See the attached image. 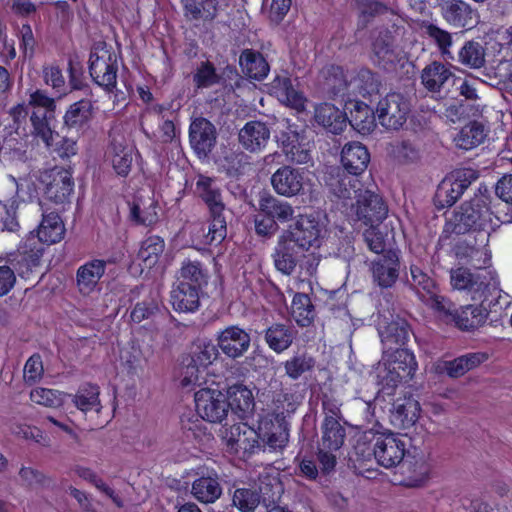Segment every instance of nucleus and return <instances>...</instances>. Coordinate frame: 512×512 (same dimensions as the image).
<instances>
[{"instance_id": "1", "label": "nucleus", "mask_w": 512, "mask_h": 512, "mask_svg": "<svg viewBox=\"0 0 512 512\" xmlns=\"http://www.w3.org/2000/svg\"><path fill=\"white\" fill-rule=\"evenodd\" d=\"M417 368L415 356L408 349L383 351L382 359L376 367L379 390L374 398L375 404H382L385 396H392L400 384L410 381Z\"/></svg>"}, {"instance_id": "2", "label": "nucleus", "mask_w": 512, "mask_h": 512, "mask_svg": "<svg viewBox=\"0 0 512 512\" xmlns=\"http://www.w3.org/2000/svg\"><path fill=\"white\" fill-rule=\"evenodd\" d=\"M490 195L485 190L463 202L447 219L444 231L462 235L470 231H484L491 226Z\"/></svg>"}, {"instance_id": "3", "label": "nucleus", "mask_w": 512, "mask_h": 512, "mask_svg": "<svg viewBox=\"0 0 512 512\" xmlns=\"http://www.w3.org/2000/svg\"><path fill=\"white\" fill-rule=\"evenodd\" d=\"M196 190L209 211L208 237L210 236V241L220 242L227 234L226 209L221 189L214 178L200 175L196 182Z\"/></svg>"}, {"instance_id": "4", "label": "nucleus", "mask_w": 512, "mask_h": 512, "mask_svg": "<svg viewBox=\"0 0 512 512\" xmlns=\"http://www.w3.org/2000/svg\"><path fill=\"white\" fill-rule=\"evenodd\" d=\"M282 485L279 481L261 485L259 490L252 487H238L233 485L230 490L232 506L240 512H254L261 502L269 508L276 504L282 494Z\"/></svg>"}, {"instance_id": "5", "label": "nucleus", "mask_w": 512, "mask_h": 512, "mask_svg": "<svg viewBox=\"0 0 512 512\" xmlns=\"http://www.w3.org/2000/svg\"><path fill=\"white\" fill-rule=\"evenodd\" d=\"M479 174L472 168L453 171L438 185L433 201L438 210L451 207L478 178Z\"/></svg>"}, {"instance_id": "6", "label": "nucleus", "mask_w": 512, "mask_h": 512, "mask_svg": "<svg viewBox=\"0 0 512 512\" xmlns=\"http://www.w3.org/2000/svg\"><path fill=\"white\" fill-rule=\"evenodd\" d=\"M364 438L369 441L375 460L384 468L396 467L404 460L406 445L394 433H373L370 431L365 434Z\"/></svg>"}, {"instance_id": "7", "label": "nucleus", "mask_w": 512, "mask_h": 512, "mask_svg": "<svg viewBox=\"0 0 512 512\" xmlns=\"http://www.w3.org/2000/svg\"><path fill=\"white\" fill-rule=\"evenodd\" d=\"M377 405L388 413L389 421L396 429L411 428L420 415V404L412 395L385 396L383 403Z\"/></svg>"}, {"instance_id": "8", "label": "nucleus", "mask_w": 512, "mask_h": 512, "mask_svg": "<svg viewBox=\"0 0 512 512\" xmlns=\"http://www.w3.org/2000/svg\"><path fill=\"white\" fill-rule=\"evenodd\" d=\"M410 110V102L402 93L390 92L378 101L376 115L383 127L398 130L406 123Z\"/></svg>"}, {"instance_id": "9", "label": "nucleus", "mask_w": 512, "mask_h": 512, "mask_svg": "<svg viewBox=\"0 0 512 512\" xmlns=\"http://www.w3.org/2000/svg\"><path fill=\"white\" fill-rule=\"evenodd\" d=\"M116 55L105 48L92 51L89 57V73L96 84L112 92L117 83Z\"/></svg>"}, {"instance_id": "10", "label": "nucleus", "mask_w": 512, "mask_h": 512, "mask_svg": "<svg viewBox=\"0 0 512 512\" xmlns=\"http://www.w3.org/2000/svg\"><path fill=\"white\" fill-rule=\"evenodd\" d=\"M198 415L211 423H222L229 413L227 395L215 389H200L195 393Z\"/></svg>"}, {"instance_id": "11", "label": "nucleus", "mask_w": 512, "mask_h": 512, "mask_svg": "<svg viewBox=\"0 0 512 512\" xmlns=\"http://www.w3.org/2000/svg\"><path fill=\"white\" fill-rule=\"evenodd\" d=\"M40 181L45 186L46 197L55 203H64L73 192L72 175L62 167L55 166L43 171Z\"/></svg>"}, {"instance_id": "12", "label": "nucleus", "mask_w": 512, "mask_h": 512, "mask_svg": "<svg viewBox=\"0 0 512 512\" xmlns=\"http://www.w3.org/2000/svg\"><path fill=\"white\" fill-rule=\"evenodd\" d=\"M218 133L215 125L204 117L192 119L189 126V143L199 159H205L216 146Z\"/></svg>"}, {"instance_id": "13", "label": "nucleus", "mask_w": 512, "mask_h": 512, "mask_svg": "<svg viewBox=\"0 0 512 512\" xmlns=\"http://www.w3.org/2000/svg\"><path fill=\"white\" fill-rule=\"evenodd\" d=\"M215 340L221 352L232 360L243 357L251 346L250 333L238 325L218 331Z\"/></svg>"}, {"instance_id": "14", "label": "nucleus", "mask_w": 512, "mask_h": 512, "mask_svg": "<svg viewBox=\"0 0 512 512\" xmlns=\"http://www.w3.org/2000/svg\"><path fill=\"white\" fill-rule=\"evenodd\" d=\"M357 220L365 225L378 226L387 216L388 208L383 199L373 191L363 190L351 205Z\"/></svg>"}, {"instance_id": "15", "label": "nucleus", "mask_w": 512, "mask_h": 512, "mask_svg": "<svg viewBox=\"0 0 512 512\" xmlns=\"http://www.w3.org/2000/svg\"><path fill=\"white\" fill-rule=\"evenodd\" d=\"M494 274L485 269L471 272L468 268L459 267L451 269L450 283L454 289L466 290L476 294H483L492 285Z\"/></svg>"}, {"instance_id": "16", "label": "nucleus", "mask_w": 512, "mask_h": 512, "mask_svg": "<svg viewBox=\"0 0 512 512\" xmlns=\"http://www.w3.org/2000/svg\"><path fill=\"white\" fill-rule=\"evenodd\" d=\"M196 475L198 477L192 482L191 495L200 503H215L223 492L220 475L206 467H199Z\"/></svg>"}, {"instance_id": "17", "label": "nucleus", "mask_w": 512, "mask_h": 512, "mask_svg": "<svg viewBox=\"0 0 512 512\" xmlns=\"http://www.w3.org/2000/svg\"><path fill=\"white\" fill-rule=\"evenodd\" d=\"M354 176L348 175L340 167H330L324 175L325 187L330 194L343 201L351 200L353 197L357 198V195L363 190L360 188V181Z\"/></svg>"}, {"instance_id": "18", "label": "nucleus", "mask_w": 512, "mask_h": 512, "mask_svg": "<svg viewBox=\"0 0 512 512\" xmlns=\"http://www.w3.org/2000/svg\"><path fill=\"white\" fill-rule=\"evenodd\" d=\"M271 185L278 195L288 198L301 195L304 192L305 173L301 169L284 165L272 174Z\"/></svg>"}, {"instance_id": "19", "label": "nucleus", "mask_w": 512, "mask_h": 512, "mask_svg": "<svg viewBox=\"0 0 512 512\" xmlns=\"http://www.w3.org/2000/svg\"><path fill=\"white\" fill-rule=\"evenodd\" d=\"M440 9L443 19L454 28L471 29L478 23V11L464 0H446Z\"/></svg>"}, {"instance_id": "20", "label": "nucleus", "mask_w": 512, "mask_h": 512, "mask_svg": "<svg viewBox=\"0 0 512 512\" xmlns=\"http://www.w3.org/2000/svg\"><path fill=\"white\" fill-rule=\"evenodd\" d=\"M222 438L229 449L235 453H253L255 449L260 448L258 431L246 423H238L225 428L222 431Z\"/></svg>"}, {"instance_id": "21", "label": "nucleus", "mask_w": 512, "mask_h": 512, "mask_svg": "<svg viewBox=\"0 0 512 512\" xmlns=\"http://www.w3.org/2000/svg\"><path fill=\"white\" fill-rule=\"evenodd\" d=\"M305 250L290 238L289 234L284 232L278 237L277 244L273 253L274 265L276 269L285 275H291L297 264L302 258V252Z\"/></svg>"}, {"instance_id": "22", "label": "nucleus", "mask_w": 512, "mask_h": 512, "mask_svg": "<svg viewBox=\"0 0 512 512\" xmlns=\"http://www.w3.org/2000/svg\"><path fill=\"white\" fill-rule=\"evenodd\" d=\"M400 271V259L397 251L388 250L372 262L373 281L381 288H391L397 281Z\"/></svg>"}, {"instance_id": "23", "label": "nucleus", "mask_w": 512, "mask_h": 512, "mask_svg": "<svg viewBox=\"0 0 512 512\" xmlns=\"http://www.w3.org/2000/svg\"><path fill=\"white\" fill-rule=\"evenodd\" d=\"M270 129L265 122L251 120L238 132V142L250 153L261 152L270 140Z\"/></svg>"}, {"instance_id": "24", "label": "nucleus", "mask_w": 512, "mask_h": 512, "mask_svg": "<svg viewBox=\"0 0 512 512\" xmlns=\"http://www.w3.org/2000/svg\"><path fill=\"white\" fill-rule=\"evenodd\" d=\"M44 248L36 237L28 238L18 249L17 254L10 260L14 272L20 277H26L34 267L40 264Z\"/></svg>"}, {"instance_id": "25", "label": "nucleus", "mask_w": 512, "mask_h": 512, "mask_svg": "<svg viewBox=\"0 0 512 512\" xmlns=\"http://www.w3.org/2000/svg\"><path fill=\"white\" fill-rule=\"evenodd\" d=\"M299 247L307 251L312 246H319L321 227L319 222L308 215H300L295 225L284 231Z\"/></svg>"}, {"instance_id": "26", "label": "nucleus", "mask_w": 512, "mask_h": 512, "mask_svg": "<svg viewBox=\"0 0 512 512\" xmlns=\"http://www.w3.org/2000/svg\"><path fill=\"white\" fill-rule=\"evenodd\" d=\"M258 211L261 216L275 220L277 225L291 221L295 212L290 203L265 191L259 195Z\"/></svg>"}, {"instance_id": "27", "label": "nucleus", "mask_w": 512, "mask_h": 512, "mask_svg": "<svg viewBox=\"0 0 512 512\" xmlns=\"http://www.w3.org/2000/svg\"><path fill=\"white\" fill-rule=\"evenodd\" d=\"M379 335L383 344V351H394L403 348L409 341L412 331L405 319L397 317L385 326H380Z\"/></svg>"}, {"instance_id": "28", "label": "nucleus", "mask_w": 512, "mask_h": 512, "mask_svg": "<svg viewBox=\"0 0 512 512\" xmlns=\"http://www.w3.org/2000/svg\"><path fill=\"white\" fill-rule=\"evenodd\" d=\"M370 162L368 149L360 142H350L344 145L341 152L343 170L351 175L362 174Z\"/></svg>"}, {"instance_id": "29", "label": "nucleus", "mask_w": 512, "mask_h": 512, "mask_svg": "<svg viewBox=\"0 0 512 512\" xmlns=\"http://www.w3.org/2000/svg\"><path fill=\"white\" fill-rule=\"evenodd\" d=\"M174 283L203 290L208 283V273L200 261L185 259L176 273Z\"/></svg>"}, {"instance_id": "30", "label": "nucleus", "mask_w": 512, "mask_h": 512, "mask_svg": "<svg viewBox=\"0 0 512 512\" xmlns=\"http://www.w3.org/2000/svg\"><path fill=\"white\" fill-rule=\"evenodd\" d=\"M314 119L333 134L341 133L347 126L346 114L329 103H322L315 108Z\"/></svg>"}, {"instance_id": "31", "label": "nucleus", "mask_w": 512, "mask_h": 512, "mask_svg": "<svg viewBox=\"0 0 512 512\" xmlns=\"http://www.w3.org/2000/svg\"><path fill=\"white\" fill-rule=\"evenodd\" d=\"M202 290L174 283L170 292V302L175 311L195 312L200 307Z\"/></svg>"}, {"instance_id": "32", "label": "nucleus", "mask_w": 512, "mask_h": 512, "mask_svg": "<svg viewBox=\"0 0 512 512\" xmlns=\"http://www.w3.org/2000/svg\"><path fill=\"white\" fill-rule=\"evenodd\" d=\"M106 262L94 259L81 265L76 273V281L82 294H89L94 290L101 277L104 275Z\"/></svg>"}, {"instance_id": "33", "label": "nucleus", "mask_w": 512, "mask_h": 512, "mask_svg": "<svg viewBox=\"0 0 512 512\" xmlns=\"http://www.w3.org/2000/svg\"><path fill=\"white\" fill-rule=\"evenodd\" d=\"M487 359L483 353H468L450 361H443L437 365V371L446 373L451 378L463 376L466 372L476 368Z\"/></svg>"}, {"instance_id": "34", "label": "nucleus", "mask_w": 512, "mask_h": 512, "mask_svg": "<svg viewBox=\"0 0 512 512\" xmlns=\"http://www.w3.org/2000/svg\"><path fill=\"white\" fill-rule=\"evenodd\" d=\"M242 72L257 81L263 80L270 71V66L262 53L253 49H244L239 57Z\"/></svg>"}, {"instance_id": "35", "label": "nucleus", "mask_w": 512, "mask_h": 512, "mask_svg": "<svg viewBox=\"0 0 512 512\" xmlns=\"http://www.w3.org/2000/svg\"><path fill=\"white\" fill-rule=\"evenodd\" d=\"M229 411H235L242 419L252 414L255 401L252 391L242 384L231 386L227 392Z\"/></svg>"}, {"instance_id": "36", "label": "nucleus", "mask_w": 512, "mask_h": 512, "mask_svg": "<svg viewBox=\"0 0 512 512\" xmlns=\"http://www.w3.org/2000/svg\"><path fill=\"white\" fill-rule=\"evenodd\" d=\"M295 335L293 326L274 323L266 329L264 338L271 350L282 353L292 345Z\"/></svg>"}, {"instance_id": "37", "label": "nucleus", "mask_w": 512, "mask_h": 512, "mask_svg": "<svg viewBox=\"0 0 512 512\" xmlns=\"http://www.w3.org/2000/svg\"><path fill=\"white\" fill-rule=\"evenodd\" d=\"M158 205L153 197L137 196L130 207V218L137 224L151 226L158 222Z\"/></svg>"}, {"instance_id": "38", "label": "nucleus", "mask_w": 512, "mask_h": 512, "mask_svg": "<svg viewBox=\"0 0 512 512\" xmlns=\"http://www.w3.org/2000/svg\"><path fill=\"white\" fill-rule=\"evenodd\" d=\"M488 317L485 308L478 305H466L455 311L452 321L463 331H472L482 326Z\"/></svg>"}, {"instance_id": "39", "label": "nucleus", "mask_w": 512, "mask_h": 512, "mask_svg": "<svg viewBox=\"0 0 512 512\" xmlns=\"http://www.w3.org/2000/svg\"><path fill=\"white\" fill-rule=\"evenodd\" d=\"M488 136V129L484 124L471 121L463 126L454 137L456 147L464 150L473 149L481 145Z\"/></svg>"}, {"instance_id": "40", "label": "nucleus", "mask_w": 512, "mask_h": 512, "mask_svg": "<svg viewBox=\"0 0 512 512\" xmlns=\"http://www.w3.org/2000/svg\"><path fill=\"white\" fill-rule=\"evenodd\" d=\"M453 76L445 64L433 61L421 73V83L429 92H440L444 84Z\"/></svg>"}, {"instance_id": "41", "label": "nucleus", "mask_w": 512, "mask_h": 512, "mask_svg": "<svg viewBox=\"0 0 512 512\" xmlns=\"http://www.w3.org/2000/svg\"><path fill=\"white\" fill-rule=\"evenodd\" d=\"M273 87L276 89L279 99L287 106L298 112L305 110L307 99L293 86L290 78L277 76L273 81Z\"/></svg>"}, {"instance_id": "42", "label": "nucleus", "mask_w": 512, "mask_h": 512, "mask_svg": "<svg viewBox=\"0 0 512 512\" xmlns=\"http://www.w3.org/2000/svg\"><path fill=\"white\" fill-rule=\"evenodd\" d=\"M281 148L287 161L306 164L311 160L310 150L299 142V133L290 131L281 134Z\"/></svg>"}, {"instance_id": "43", "label": "nucleus", "mask_w": 512, "mask_h": 512, "mask_svg": "<svg viewBox=\"0 0 512 512\" xmlns=\"http://www.w3.org/2000/svg\"><path fill=\"white\" fill-rule=\"evenodd\" d=\"M64 234L65 227L60 216L55 212H51L43 215L36 239L40 244H54L61 241Z\"/></svg>"}, {"instance_id": "44", "label": "nucleus", "mask_w": 512, "mask_h": 512, "mask_svg": "<svg viewBox=\"0 0 512 512\" xmlns=\"http://www.w3.org/2000/svg\"><path fill=\"white\" fill-rule=\"evenodd\" d=\"M401 473L407 475L408 486L421 485L429 472V466L422 455L406 456L400 464Z\"/></svg>"}, {"instance_id": "45", "label": "nucleus", "mask_w": 512, "mask_h": 512, "mask_svg": "<svg viewBox=\"0 0 512 512\" xmlns=\"http://www.w3.org/2000/svg\"><path fill=\"white\" fill-rule=\"evenodd\" d=\"M394 37L388 29H381L372 41V52L379 65L386 68L387 64H392L395 59L393 49Z\"/></svg>"}, {"instance_id": "46", "label": "nucleus", "mask_w": 512, "mask_h": 512, "mask_svg": "<svg viewBox=\"0 0 512 512\" xmlns=\"http://www.w3.org/2000/svg\"><path fill=\"white\" fill-rule=\"evenodd\" d=\"M346 429L340 421H330L321 424V438L318 446L322 449L339 450L345 441Z\"/></svg>"}, {"instance_id": "47", "label": "nucleus", "mask_w": 512, "mask_h": 512, "mask_svg": "<svg viewBox=\"0 0 512 512\" xmlns=\"http://www.w3.org/2000/svg\"><path fill=\"white\" fill-rule=\"evenodd\" d=\"M316 365V360L305 351L296 352L284 363L285 374L291 380H298L307 373H311Z\"/></svg>"}, {"instance_id": "48", "label": "nucleus", "mask_w": 512, "mask_h": 512, "mask_svg": "<svg viewBox=\"0 0 512 512\" xmlns=\"http://www.w3.org/2000/svg\"><path fill=\"white\" fill-rule=\"evenodd\" d=\"M409 272L410 276H407L406 283L420 300L438 287L436 282L420 266L411 264Z\"/></svg>"}, {"instance_id": "49", "label": "nucleus", "mask_w": 512, "mask_h": 512, "mask_svg": "<svg viewBox=\"0 0 512 512\" xmlns=\"http://www.w3.org/2000/svg\"><path fill=\"white\" fill-rule=\"evenodd\" d=\"M299 405L300 401L294 393L281 391L274 395L268 416L280 421L287 420L295 413Z\"/></svg>"}, {"instance_id": "50", "label": "nucleus", "mask_w": 512, "mask_h": 512, "mask_svg": "<svg viewBox=\"0 0 512 512\" xmlns=\"http://www.w3.org/2000/svg\"><path fill=\"white\" fill-rule=\"evenodd\" d=\"M351 109V118L349 123L359 133L366 135L371 133L375 128V116L373 110L363 102H355Z\"/></svg>"}, {"instance_id": "51", "label": "nucleus", "mask_w": 512, "mask_h": 512, "mask_svg": "<svg viewBox=\"0 0 512 512\" xmlns=\"http://www.w3.org/2000/svg\"><path fill=\"white\" fill-rule=\"evenodd\" d=\"M291 315L301 327H308L316 316L315 307L305 293H296L291 304Z\"/></svg>"}, {"instance_id": "52", "label": "nucleus", "mask_w": 512, "mask_h": 512, "mask_svg": "<svg viewBox=\"0 0 512 512\" xmlns=\"http://www.w3.org/2000/svg\"><path fill=\"white\" fill-rule=\"evenodd\" d=\"M134 148L125 146L115 140L111 143L109 155L114 170L120 176H127L131 170L133 163Z\"/></svg>"}, {"instance_id": "53", "label": "nucleus", "mask_w": 512, "mask_h": 512, "mask_svg": "<svg viewBox=\"0 0 512 512\" xmlns=\"http://www.w3.org/2000/svg\"><path fill=\"white\" fill-rule=\"evenodd\" d=\"M52 117L53 114H48V111H33L30 117L33 134L41 138L46 147H52L55 138H59V134L51 129L50 120Z\"/></svg>"}, {"instance_id": "54", "label": "nucleus", "mask_w": 512, "mask_h": 512, "mask_svg": "<svg viewBox=\"0 0 512 512\" xmlns=\"http://www.w3.org/2000/svg\"><path fill=\"white\" fill-rule=\"evenodd\" d=\"M92 103L88 99H82L73 103L64 115V123L69 128H80L92 117Z\"/></svg>"}, {"instance_id": "55", "label": "nucleus", "mask_w": 512, "mask_h": 512, "mask_svg": "<svg viewBox=\"0 0 512 512\" xmlns=\"http://www.w3.org/2000/svg\"><path fill=\"white\" fill-rule=\"evenodd\" d=\"M100 390L97 385L85 384L78 389L73 396V403L82 412L95 410L100 411L101 404L99 399Z\"/></svg>"}, {"instance_id": "56", "label": "nucleus", "mask_w": 512, "mask_h": 512, "mask_svg": "<svg viewBox=\"0 0 512 512\" xmlns=\"http://www.w3.org/2000/svg\"><path fill=\"white\" fill-rule=\"evenodd\" d=\"M250 156L244 151L227 149L224 151L221 165L230 177H236L244 173L245 169L250 166Z\"/></svg>"}, {"instance_id": "57", "label": "nucleus", "mask_w": 512, "mask_h": 512, "mask_svg": "<svg viewBox=\"0 0 512 512\" xmlns=\"http://www.w3.org/2000/svg\"><path fill=\"white\" fill-rule=\"evenodd\" d=\"M192 77L196 89L210 88L222 81V76L217 73L215 65L208 60L197 65Z\"/></svg>"}, {"instance_id": "58", "label": "nucleus", "mask_w": 512, "mask_h": 512, "mask_svg": "<svg viewBox=\"0 0 512 512\" xmlns=\"http://www.w3.org/2000/svg\"><path fill=\"white\" fill-rule=\"evenodd\" d=\"M421 28L425 35L434 41L441 55L445 59H453L450 52V47L452 45L451 33L430 22H423Z\"/></svg>"}, {"instance_id": "59", "label": "nucleus", "mask_w": 512, "mask_h": 512, "mask_svg": "<svg viewBox=\"0 0 512 512\" xmlns=\"http://www.w3.org/2000/svg\"><path fill=\"white\" fill-rule=\"evenodd\" d=\"M219 347L212 342H199L195 344L191 353L187 355L190 363L195 362L202 368L211 365L219 357Z\"/></svg>"}, {"instance_id": "60", "label": "nucleus", "mask_w": 512, "mask_h": 512, "mask_svg": "<svg viewBox=\"0 0 512 512\" xmlns=\"http://www.w3.org/2000/svg\"><path fill=\"white\" fill-rule=\"evenodd\" d=\"M324 90L332 98L344 97L348 90V81L341 67L332 66L324 81Z\"/></svg>"}, {"instance_id": "61", "label": "nucleus", "mask_w": 512, "mask_h": 512, "mask_svg": "<svg viewBox=\"0 0 512 512\" xmlns=\"http://www.w3.org/2000/svg\"><path fill=\"white\" fill-rule=\"evenodd\" d=\"M165 249L164 240L156 235L147 237L141 245L138 257L143 260L147 266L155 265Z\"/></svg>"}, {"instance_id": "62", "label": "nucleus", "mask_w": 512, "mask_h": 512, "mask_svg": "<svg viewBox=\"0 0 512 512\" xmlns=\"http://www.w3.org/2000/svg\"><path fill=\"white\" fill-rule=\"evenodd\" d=\"M459 60L470 68H480L485 63V50L477 41H468L459 52Z\"/></svg>"}, {"instance_id": "63", "label": "nucleus", "mask_w": 512, "mask_h": 512, "mask_svg": "<svg viewBox=\"0 0 512 512\" xmlns=\"http://www.w3.org/2000/svg\"><path fill=\"white\" fill-rule=\"evenodd\" d=\"M421 301L442 317H449L452 320L455 314V304L449 298L441 295L438 287Z\"/></svg>"}, {"instance_id": "64", "label": "nucleus", "mask_w": 512, "mask_h": 512, "mask_svg": "<svg viewBox=\"0 0 512 512\" xmlns=\"http://www.w3.org/2000/svg\"><path fill=\"white\" fill-rule=\"evenodd\" d=\"M186 14L193 19H213L217 12L216 0H184Z\"/></svg>"}]
</instances>
